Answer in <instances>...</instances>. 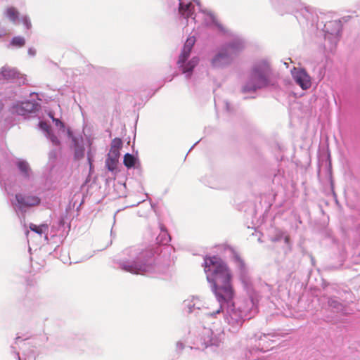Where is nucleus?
<instances>
[{
  "mask_svg": "<svg viewBox=\"0 0 360 360\" xmlns=\"http://www.w3.org/2000/svg\"><path fill=\"white\" fill-rule=\"evenodd\" d=\"M204 270L207 280L212 283V291L220 304L219 309L213 314H219L222 309V304L231 302L235 296L231 284V273L223 260L217 256L205 257Z\"/></svg>",
  "mask_w": 360,
  "mask_h": 360,
  "instance_id": "1",
  "label": "nucleus"
},
{
  "mask_svg": "<svg viewBox=\"0 0 360 360\" xmlns=\"http://www.w3.org/2000/svg\"><path fill=\"white\" fill-rule=\"evenodd\" d=\"M271 68L269 63L261 60L255 64L250 81L243 86L245 93L255 91L257 89L264 87L269 82Z\"/></svg>",
  "mask_w": 360,
  "mask_h": 360,
  "instance_id": "2",
  "label": "nucleus"
},
{
  "mask_svg": "<svg viewBox=\"0 0 360 360\" xmlns=\"http://www.w3.org/2000/svg\"><path fill=\"white\" fill-rule=\"evenodd\" d=\"M238 51V46L233 44H230L223 48L212 59V63L214 67H221L230 63L233 56Z\"/></svg>",
  "mask_w": 360,
  "mask_h": 360,
  "instance_id": "3",
  "label": "nucleus"
},
{
  "mask_svg": "<svg viewBox=\"0 0 360 360\" xmlns=\"http://www.w3.org/2000/svg\"><path fill=\"white\" fill-rule=\"evenodd\" d=\"M292 75L295 82L304 90L308 89L311 85V77L305 70L294 68Z\"/></svg>",
  "mask_w": 360,
  "mask_h": 360,
  "instance_id": "4",
  "label": "nucleus"
},
{
  "mask_svg": "<svg viewBox=\"0 0 360 360\" xmlns=\"http://www.w3.org/2000/svg\"><path fill=\"white\" fill-rule=\"evenodd\" d=\"M228 324L233 332L238 331L243 326L245 319L242 316V311L239 309H232L226 318Z\"/></svg>",
  "mask_w": 360,
  "mask_h": 360,
  "instance_id": "5",
  "label": "nucleus"
},
{
  "mask_svg": "<svg viewBox=\"0 0 360 360\" xmlns=\"http://www.w3.org/2000/svg\"><path fill=\"white\" fill-rule=\"evenodd\" d=\"M15 199L20 207L36 206L40 203V199L34 195L24 196L22 194H16Z\"/></svg>",
  "mask_w": 360,
  "mask_h": 360,
  "instance_id": "6",
  "label": "nucleus"
},
{
  "mask_svg": "<svg viewBox=\"0 0 360 360\" xmlns=\"http://www.w3.org/2000/svg\"><path fill=\"white\" fill-rule=\"evenodd\" d=\"M195 42V39L194 37H191L187 39L178 60L179 65L184 63L187 58L189 57Z\"/></svg>",
  "mask_w": 360,
  "mask_h": 360,
  "instance_id": "7",
  "label": "nucleus"
},
{
  "mask_svg": "<svg viewBox=\"0 0 360 360\" xmlns=\"http://www.w3.org/2000/svg\"><path fill=\"white\" fill-rule=\"evenodd\" d=\"M272 343L273 341L269 339V335L263 334L259 338L257 346L261 352H265L273 348Z\"/></svg>",
  "mask_w": 360,
  "mask_h": 360,
  "instance_id": "8",
  "label": "nucleus"
},
{
  "mask_svg": "<svg viewBox=\"0 0 360 360\" xmlns=\"http://www.w3.org/2000/svg\"><path fill=\"white\" fill-rule=\"evenodd\" d=\"M194 11V5L191 2H180L179 12L185 18L191 17Z\"/></svg>",
  "mask_w": 360,
  "mask_h": 360,
  "instance_id": "9",
  "label": "nucleus"
},
{
  "mask_svg": "<svg viewBox=\"0 0 360 360\" xmlns=\"http://www.w3.org/2000/svg\"><path fill=\"white\" fill-rule=\"evenodd\" d=\"M39 107V104L35 101H25L22 102L18 109V112L21 113L35 112Z\"/></svg>",
  "mask_w": 360,
  "mask_h": 360,
  "instance_id": "10",
  "label": "nucleus"
},
{
  "mask_svg": "<svg viewBox=\"0 0 360 360\" xmlns=\"http://www.w3.org/2000/svg\"><path fill=\"white\" fill-rule=\"evenodd\" d=\"M198 61L199 60L197 58H193L186 64H180L179 65L182 70V72L187 73L192 72L193 68L198 65Z\"/></svg>",
  "mask_w": 360,
  "mask_h": 360,
  "instance_id": "11",
  "label": "nucleus"
},
{
  "mask_svg": "<svg viewBox=\"0 0 360 360\" xmlns=\"http://www.w3.org/2000/svg\"><path fill=\"white\" fill-rule=\"evenodd\" d=\"M18 167L25 177H29L31 170L28 163L25 161H19L17 163Z\"/></svg>",
  "mask_w": 360,
  "mask_h": 360,
  "instance_id": "12",
  "label": "nucleus"
},
{
  "mask_svg": "<svg viewBox=\"0 0 360 360\" xmlns=\"http://www.w3.org/2000/svg\"><path fill=\"white\" fill-rule=\"evenodd\" d=\"M30 229L31 231L41 235L43 233L48 231L49 227L47 224L36 225L34 224H30Z\"/></svg>",
  "mask_w": 360,
  "mask_h": 360,
  "instance_id": "13",
  "label": "nucleus"
},
{
  "mask_svg": "<svg viewBox=\"0 0 360 360\" xmlns=\"http://www.w3.org/2000/svg\"><path fill=\"white\" fill-rule=\"evenodd\" d=\"M171 238L167 231L162 230L160 233L157 237L158 243L161 245H167Z\"/></svg>",
  "mask_w": 360,
  "mask_h": 360,
  "instance_id": "14",
  "label": "nucleus"
},
{
  "mask_svg": "<svg viewBox=\"0 0 360 360\" xmlns=\"http://www.w3.org/2000/svg\"><path fill=\"white\" fill-rule=\"evenodd\" d=\"M15 72L13 70L8 68H3L0 72V80L2 79H9L14 77Z\"/></svg>",
  "mask_w": 360,
  "mask_h": 360,
  "instance_id": "15",
  "label": "nucleus"
},
{
  "mask_svg": "<svg viewBox=\"0 0 360 360\" xmlns=\"http://www.w3.org/2000/svg\"><path fill=\"white\" fill-rule=\"evenodd\" d=\"M6 16L13 22L18 18L19 13L14 7H9L6 11Z\"/></svg>",
  "mask_w": 360,
  "mask_h": 360,
  "instance_id": "16",
  "label": "nucleus"
},
{
  "mask_svg": "<svg viewBox=\"0 0 360 360\" xmlns=\"http://www.w3.org/2000/svg\"><path fill=\"white\" fill-rule=\"evenodd\" d=\"M124 165L127 168H131L135 165L136 163V158L134 157V155L127 153L124 156Z\"/></svg>",
  "mask_w": 360,
  "mask_h": 360,
  "instance_id": "17",
  "label": "nucleus"
},
{
  "mask_svg": "<svg viewBox=\"0 0 360 360\" xmlns=\"http://www.w3.org/2000/svg\"><path fill=\"white\" fill-rule=\"evenodd\" d=\"M117 162L118 159L110 156H108L105 161L106 166L110 171H114L116 169Z\"/></svg>",
  "mask_w": 360,
  "mask_h": 360,
  "instance_id": "18",
  "label": "nucleus"
},
{
  "mask_svg": "<svg viewBox=\"0 0 360 360\" xmlns=\"http://www.w3.org/2000/svg\"><path fill=\"white\" fill-rule=\"evenodd\" d=\"M122 269L132 274H139L141 268L135 264H124Z\"/></svg>",
  "mask_w": 360,
  "mask_h": 360,
  "instance_id": "19",
  "label": "nucleus"
},
{
  "mask_svg": "<svg viewBox=\"0 0 360 360\" xmlns=\"http://www.w3.org/2000/svg\"><path fill=\"white\" fill-rule=\"evenodd\" d=\"M25 44V39L22 37H15L11 40V44L15 46L22 47Z\"/></svg>",
  "mask_w": 360,
  "mask_h": 360,
  "instance_id": "20",
  "label": "nucleus"
},
{
  "mask_svg": "<svg viewBox=\"0 0 360 360\" xmlns=\"http://www.w3.org/2000/svg\"><path fill=\"white\" fill-rule=\"evenodd\" d=\"M122 141L119 138H115L112 142H111V145H110V148H114V149H117V150H120V148H122Z\"/></svg>",
  "mask_w": 360,
  "mask_h": 360,
  "instance_id": "21",
  "label": "nucleus"
},
{
  "mask_svg": "<svg viewBox=\"0 0 360 360\" xmlns=\"http://www.w3.org/2000/svg\"><path fill=\"white\" fill-rule=\"evenodd\" d=\"M120 150H117V149H114V148H111L110 149V151H109V153L108 155V156H110V157H112L113 158H117L118 159L119 157H120Z\"/></svg>",
  "mask_w": 360,
  "mask_h": 360,
  "instance_id": "22",
  "label": "nucleus"
},
{
  "mask_svg": "<svg viewBox=\"0 0 360 360\" xmlns=\"http://www.w3.org/2000/svg\"><path fill=\"white\" fill-rule=\"evenodd\" d=\"M328 304L331 307L335 308L337 309H339L342 307V304L339 302H338L337 300H335L333 299H330L328 301Z\"/></svg>",
  "mask_w": 360,
  "mask_h": 360,
  "instance_id": "23",
  "label": "nucleus"
},
{
  "mask_svg": "<svg viewBox=\"0 0 360 360\" xmlns=\"http://www.w3.org/2000/svg\"><path fill=\"white\" fill-rule=\"evenodd\" d=\"M39 126H40L41 129H42L43 130L46 131H49V130L50 129V126L45 122H40Z\"/></svg>",
  "mask_w": 360,
  "mask_h": 360,
  "instance_id": "24",
  "label": "nucleus"
},
{
  "mask_svg": "<svg viewBox=\"0 0 360 360\" xmlns=\"http://www.w3.org/2000/svg\"><path fill=\"white\" fill-rule=\"evenodd\" d=\"M49 136H50L51 141H52V143L54 145L58 146L60 144V141H59L58 139L57 138V136H56L53 134H49Z\"/></svg>",
  "mask_w": 360,
  "mask_h": 360,
  "instance_id": "25",
  "label": "nucleus"
},
{
  "mask_svg": "<svg viewBox=\"0 0 360 360\" xmlns=\"http://www.w3.org/2000/svg\"><path fill=\"white\" fill-rule=\"evenodd\" d=\"M52 119L56 126H59L62 128L64 127V124L60 120L54 118L53 117H52Z\"/></svg>",
  "mask_w": 360,
  "mask_h": 360,
  "instance_id": "26",
  "label": "nucleus"
},
{
  "mask_svg": "<svg viewBox=\"0 0 360 360\" xmlns=\"http://www.w3.org/2000/svg\"><path fill=\"white\" fill-rule=\"evenodd\" d=\"M221 342L219 339H212L210 340V345H219V342Z\"/></svg>",
  "mask_w": 360,
  "mask_h": 360,
  "instance_id": "27",
  "label": "nucleus"
},
{
  "mask_svg": "<svg viewBox=\"0 0 360 360\" xmlns=\"http://www.w3.org/2000/svg\"><path fill=\"white\" fill-rule=\"evenodd\" d=\"M236 258L241 266L244 265L243 261L239 257H236Z\"/></svg>",
  "mask_w": 360,
  "mask_h": 360,
  "instance_id": "28",
  "label": "nucleus"
},
{
  "mask_svg": "<svg viewBox=\"0 0 360 360\" xmlns=\"http://www.w3.org/2000/svg\"><path fill=\"white\" fill-rule=\"evenodd\" d=\"M285 243L289 244L290 243V236H286L284 238Z\"/></svg>",
  "mask_w": 360,
  "mask_h": 360,
  "instance_id": "29",
  "label": "nucleus"
},
{
  "mask_svg": "<svg viewBox=\"0 0 360 360\" xmlns=\"http://www.w3.org/2000/svg\"><path fill=\"white\" fill-rule=\"evenodd\" d=\"M329 24L335 25L338 27H339V25H340L339 22H338L337 21L330 22Z\"/></svg>",
  "mask_w": 360,
  "mask_h": 360,
  "instance_id": "30",
  "label": "nucleus"
},
{
  "mask_svg": "<svg viewBox=\"0 0 360 360\" xmlns=\"http://www.w3.org/2000/svg\"><path fill=\"white\" fill-rule=\"evenodd\" d=\"M25 24L27 28H30L31 27L30 22H27V20H25Z\"/></svg>",
  "mask_w": 360,
  "mask_h": 360,
  "instance_id": "31",
  "label": "nucleus"
}]
</instances>
